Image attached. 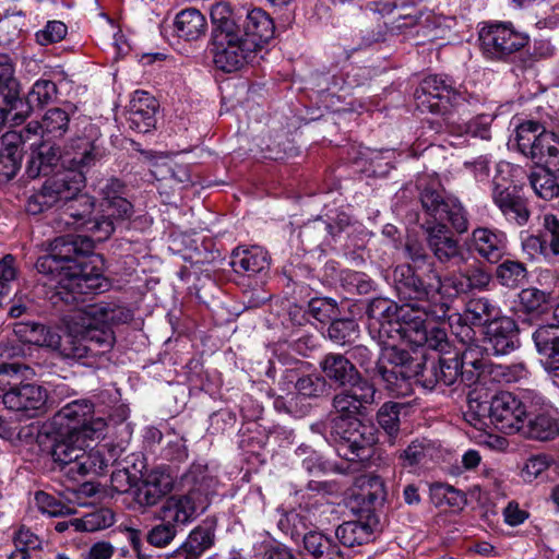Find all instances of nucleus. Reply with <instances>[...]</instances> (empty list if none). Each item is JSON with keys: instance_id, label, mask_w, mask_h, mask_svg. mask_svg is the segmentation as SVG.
<instances>
[{"instance_id": "1", "label": "nucleus", "mask_w": 559, "mask_h": 559, "mask_svg": "<svg viewBox=\"0 0 559 559\" xmlns=\"http://www.w3.org/2000/svg\"><path fill=\"white\" fill-rule=\"evenodd\" d=\"M213 60L215 66L233 72L253 58L273 37V20L261 9H233L227 2L211 8Z\"/></svg>"}, {"instance_id": "2", "label": "nucleus", "mask_w": 559, "mask_h": 559, "mask_svg": "<svg viewBox=\"0 0 559 559\" xmlns=\"http://www.w3.org/2000/svg\"><path fill=\"white\" fill-rule=\"evenodd\" d=\"M94 252V240L83 235H64L50 242L48 254L39 257L35 267L47 276L45 285L56 289L66 304H76L80 296L97 290L100 273L86 261Z\"/></svg>"}, {"instance_id": "3", "label": "nucleus", "mask_w": 559, "mask_h": 559, "mask_svg": "<svg viewBox=\"0 0 559 559\" xmlns=\"http://www.w3.org/2000/svg\"><path fill=\"white\" fill-rule=\"evenodd\" d=\"M427 357L420 349H404L395 345L385 346L376 362L374 377L384 389L397 396L411 393V380L416 379L426 389L432 390L438 383L445 386L454 384L463 365V353L457 350L440 355L438 364L426 368Z\"/></svg>"}, {"instance_id": "4", "label": "nucleus", "mask_w": 559, "mask_h": 559, "mask_svg": "<svg viewBox=\"0 0 559 559\" xmlns=\"http://www.w3.org/2000/svg\"><path fill=\"white\" fill-rule=\"evenodd\" d=\"M10 73H0V81H7L5 94L0 93V129L7 121L20 123L25 119L24 104L16 92V84L10 80ZM23 131H5L0 136V181H10L21 168L23 144L27 139Z\"/></svg>"}, {"instance_id": "5", "label": "nucleus", "mask_w": 559, "mask_h": 559, "mask_svg": "<svg viewBox=\"0 0 559 559\" xmlns=\"http://www.w3.org/2000/svg\"><path fill=\"white\" fill-rule=\"evenodd\" d=\"M209 506L210 498L200 488L191 489L183 496L167 498L159 510L162 523L148 531L146 535L147 543L157 548L168 546L177 535V525H185L193 521Z\"/></svg>"}, {"instance_id": "6", "label": "nucleus", "mask_w": 559, "mask_h": 559, "mask_svg": "<svg viewBox=\"0 0 559 559\" xmlns=\"http://www.w3.org/2000/svg\"><path fill=\"white\" fill-rule=\"evenodd\" d=\"M132 312L112 302L87 305L75 312V322L85 328L87 340L98 350L108 352L115 344L112 324L127 323L132 320Z\"/></svg>"}, {"instance_id": "7", "label": "nucleus", "mask_w": 559, "mask_h": 559, "mask_svg": "<svg viewBox=\"0 0 559 559\" xmlns=\"http://www.w3.org/2000/svg\"><path fill=\"white\" fill-rule=\"evenodd\" d=\"M460 94L439 75L425 78L415 92L417 108L440 116L429 121L430 129L442 132L445 126L456 123V110Z\"/></svg>"}, {"instance_id": "8", "label": "nucleus", "mask_w": 559, "mask_h": 559, "mask_svg": "<svg viewBox=\"0 0 559 559\" xmlns=\"http://www.w3.org/2000/svg\"><path fill=\"white\" fill-rule=\"evenodd\" d=\"M106 428V421L103 418H97L81 429H68L64 433H58L50 447L53 464L60 471L67 468V474L75 478L76 467L82 461L84 450L88 448L87 441L100 438Z\"/></svg>"}, {"instance_id": "9", "label": "nucleus", "mask_w": 559, "mask_h": 559, "mask_svg": "<svg viewBox=\"0 0 559 559\" xmlns=\"http://www.w3.org/2000/svg\"><path fill=\"white\" fill-rule=\"evenodd\" d=\"M393 283L399 297L409 301L431 300L442 293L443 286L436 263L400 264L393 270Z\"/></svg>"}, {"instance_id": "10", "label": "nucleus", "mask_w": 559, "mask_h": 559, "mask_svg": "<svg viewBox=\"0 0 559 559\" xmlns=\"http://www.w3.org/2000/svg\"><path fill=\"white\" fill-rule=\"evenodd\" d=\"M330 438L338 455L350 462L367 457L370 448L377 441L374 427L358 418L332 417Z\"/></svg>"}, {"instance_id": "11", "label": "nucleus", "mask_w": 559, "mask_h": 559, "mask_svg": "<svg viewBox=\"0 0 559 559\" xmlns=\"http://www.w3.org/2000/svg\"><path fill=\"white\" fill-rule=\"evenodd\" d=\"M84 186L85 177L80 171L62 169L47 179L41 189L29 197L26 211L36 215L55 205L66 206L78 197Z\"/></svg>"}, {"instance_id": "12", "label": "nucleus", "mask_w": 559, "mask_h": 559, "mask_svg": "<svg viewBox=\"0 0 559 559\" xmlns=\"http://www.w3.org/2000/svg\"><path fill=\"white\" fill-rule=\"evenodd\" d=\"M518 150L525 156L543 163L548 169H559V139L554 132L535 121H526L516 128Z\"/></svg>"}, {"instance_id": "13", "label": "nucleus", "mask_w": 559, "mask_h": 559, "mask_svg": "<svg viewBox=\"0 0 559 559\" xmlns=\"http://www.w3.org/2000/svg\"><path fill=\"white\" fill-rule=\"evenodd\" d=\"M419 201L423 210L437 223L448 221L459 234L468 229V219L465 210L456 200L445 197V192L437 180L418 183Z\"/></svg>"}, {"instance_id": "14", "label": "nucleus", "mask_w": 559, "mask_h": 559, "mask_svg": "<svg viewBox=\"0 0 559 559\" xmlns=\"http://www.w3.org/2000/svg\"><path fill=\"white\" fill-rule=\"evenodd\" d=\"M526 413L516 432L536 441H550L559 435V418L551 405L536 393H528Z\"/></svg>"}, {"instance_id": "15", "label": "nucleus", "mask_w": 559, "mask_h": 559, "mask_svg": "<svg viewBox=\"0 0 559 559\" xmlns=\"http://www.w3.org/2000/svg\"><path fill=\"white\" fill-rule=\"evenodd\" d=\"M527 40V36L515 31L511 23H491L479 31L484 55L495 60H503L521 50Z\"/></svg>"}, {"instance_id": "16", "label": "nucleus", "mask_w": 559, "mask_h": 559, "mask_svg": "<svg viewBox=\"0 0 559 559\" xmlns=\"http://www.w3.org/2000/svg\"><path fill=\"white\" fill-rule=\"evenodd\" d=\"M5 408L26 418H36L48 413L53 405L45 386L34 382H21L13 391L1 394Z\"/></svg>"}, {"instance_id": "17", "label": "nucleus", "mask_w": 559, "mask_h": 559, "mask_svg": "<svg viewBox=\"0 0 559 559\" xmlns=\"http://www.w3.org/2000/svg\"><path fill=\"white\" fill-rule=\"evenodd\" d=\"M426 243L433 258L441 264H455L464 261V251L460 240L443 223L426 222L423 225Z\"/></svg>"}, {"instance_id": "18", "label": "nucleus", "mask_w": 559, "mask_h": 559, "mask_svg": "<svg viewBox=\"0 0 559 559\" xmlns=\"http://www.w3.org/2000/svg\"><path fill=\"white\" fill-rule=\"evenodd\" d=\"M374 397L376 388L371 382L343 388L332 399V413L343 419L358 418L366 414L367 405L374 403Z\"/></svg>"}, {"instance_id": "19", "label": "nucleus", "mask_w": 559, "mask_h": 559, "mask_svg": "<svg viewBox=\"0 0 559 559\" xmlns=\"http://www.w3.org/2000/svg\"><path fill=\"white\" fill-rule=\"evenodd\" d=\"M104 156L96 138L76 136L70 140L61 152L62 168L85 174Z\"/></svg>"}, {"instance_id": "20", "label": "nucleus", "mask_w": 559, "mask_h": 559, "mask_svg": "<svg viewBox=\"0 0 559 559\" xmlns=\"http://www.w3.org/2000/svg\"><path fill=\"white\" fill-rule=\"evenodd\" d=\"M319 367L329 383L342 389L370 382L350 358L341 353H328L320 360Z\"/></svg>"}, {"instance_id": "21", "label": "nucleus", "mask_w": 559, "mask_h": 559, "mask_svg": "<svg viewBox=\"0 0 559 559\" xmlns=\"http://www.w3.org/2000/svg\"><path fill=\"white\" fill-rule=\"evenodd\" d=\"M527 394L519 400L511 392L502 391L493 395V425L504 433L518 431L526 413Z\"/></svg>"}, {"instance_id": "22", "label": "nucleus", "mask_w": 559, "mask_h": 559, "mask_svg": "<svg viewBox=\"0 0 559 559\" xmlns=\"http://www.w3.org/2000/svg\"><path fill=\"white\" fill-rule=\"evenodd\" d=\"M518 333L516 322L512 318L498 316L484 328L485 349L495 355H506L516 347Z\"/></svg>"}, {"instance_id": "23", "label": "nucleus", "mask_w": 559, "mask_h": 559, "mask_svg": "<svg viewBox=\"0 0 559 559\" xmlns=\"http://www.w3.org/2000/svg\"><path fill=\"white\" fill-rule=\"evenodd\" d=\"M491 198L508 221L520 226L527 223L531 212L516 186H503L495 181Z\"/></svg>"}, {"instance_id": "24", "label": "nucleus", "mask_w": 559, "mask_h": 559, "mask_svg": "<svg viewBox=\"0 0 559 559\" xmlns=\"http://www.w3.org/2000/svg\"><path fill=\"white\" fill-rule=\"evenodd\" d=\"M159 104L145 91H135L127 107L129 127L140 133H146L155 127V115Z\"/></svg>"}, {"instance_id": "25", "label": "nucleus", "mask_w": 559, "mask_h": 559, "mask_svg": "<svg viewBox=\"0 0 559 559\" xmlns=\"http://www.w3.org/2000/svg\"><path fill=\"white\" fill-rule=\"evenodd\" d=\"M173 477L160 469L146 473L136 485L135 501L142 507L156 506L173 489Z\"/></svg>"}, {"instance_id": "26", "label": "nucleus", "mask_w": 559, "mask_h": 559, "mask_svg": "<svg viewBox=\"0 0 559 559\" xmlns=\"http://www.w3.org/2000/svg\"><path fill=\"white\" fill-rule=\"evenodd\" d=\"M32 146H34V144ZM58 165L62 167L60 147L49 140H43L35 147H32L26 162V174L32 179L39 176H47Z\"/></svg>"}, {"instance_id": "27", "label": "nucleus", "mask_w": 559, "mask_h": 559, "mask_svg": "<svg viewBox=\"0 0 559 559\" xmlns=\"http://www.w3.org/2000/svg\"><path fill=\"white\" fill-rule=\"evenodd\" d=\"M71 323L73 328H70V333L63 338L60 336V344L52 349L58 350L63 358L75 360L104 353L87 340L85 328L75 322V312L71 316Z\"/></svg>"}, {"instance_id": "28", "label": "nucleus", "mask_w": 559, "mask_h": 559, "mask_svg": "<svg viewBox=\"0 0 559 559\" xmlns=\"http://www.w3.org/2000/svg\"><path fill=\"white\" fill-rule=\"evenodd\" d=\"M475 251L489 263H498L507 251V236L503 231L478 227L473 231Z\"/></svg>"}, {"instance_id": "29", "label": "nucleus", "mask_w": 559, "mask_h": 559, "mask_svg": "<svg viewBox=\"0 0 559 559\" xmlns=\"http://www.w3.org/2000/svg\"><path fill=\"white\" fill-rule=\"evenodd\" d=\"M378 525V516L371 513L367 515L365 521H347L338 525L335 536L346 547L360 546L371 540Z\"/></svg>"}, {"instance_id": "30", "label": "nucleus", "mask_w": 559, "mask_h": 559, "mask_svg": "<svg viewBox=\"0 0 559 559\" xmlns=\"http://www.w3.org/2000/svg\"><path fill=\"white\" fill-rule=\"evenodd\" d=\"M14 335L23 343L53 348L60 344V334L52 328L34 321L13 324Z\"/></svg>"}, {"instance_id": "31", "label": "nucleus", "mask_w": 559, "mask_h": 559, "mask_svg": "<svg viewBox=\"0 0 559 559\" xmlns=\"http://www.w3.org/2000/svg\"><path fill=\"white\" fill-rule=\"evenodd\" d=\"M399 309L400 306L396 302L382 297L373 298L368 304L366 313L369 319L376 320L380 324L378 333L382 343H384V336L393 337L391 333L396 316H399Z\"/></svg>"}, {"instance_id": "32", "label": "nucleus", "mask_w": 559, "mask_h": 559, "mask_svg": "<svg viewBox=\"0 0 559 559\" xmlns=\"http://www.w3.org/2000/svg\"><path fill=\"white\" fill-rule=\"evenodd\" d=\"M70 115L62 108H50L44 115L41 122L28 123L24 129L27 136L31 133H36L37 129L41 130L43 136L46 140L61 139L69 130Z\"/></svg>"}, {"instance_id": "33", "label": "nucleus", "mask_w": 559, "mask_h": 559, "mask_svg": "<svg viewBox=\"0 0 559 559\" xmlns=\"http://www.w3.org/2000/svg\"><path fill=\"white\" fill-rule=\"evenodd\" d=\"M302 548L313 559H344L338 544L319 531H309L302 536Z\"/></svg>"}, {"instance_id": "34", "label": "nucleus", "mask_w": 559, "mask_h": 559, "mask_svg": "<svg viewBox=\"0 0 559 559\" xmlns=\"http://www.w3.org/2000/svg\"><path fill=\"white\" fill-rule=\"evenodd\" d=\"M269 264L267 252L260 247L237 248L233 251L230 265L237 273L255 274L266 269Z\"/></svg>"}, {"instance_id": "35", "label": "nucleus", "mask_w": 559, "mask_h": 559, "mask_svg": "<svg viewBox=\"0 0 559 559\" xmlns=\"http://www.w3.org/2000/svg\"><path fill=\"white\" fill-rule=\"evenodd\" d=\"M177 35L185 40H198L205 35L207 22L205 16L197 9L180 11L175 19Z\"/></svg>"}, {"instance_id": "36", "label": "nucleus", "mask_w": 559, "mask_h": 559, "mask_svg": "<svg viewBox=\"0 0 559 559\" xmlns=\"http://www.w3.org/2000/svg\"><path fill=\"white\" fill-rule=\"evenodd\" d=\"M94 405L88 400H75L63 407H61L56 416L62 421L67 420L72 426L69 429H81L83 426H88L92 421L98 417H93Z\"/></svg>"}, {"instance_id": "37", "label": "nucleus", "mask_w": 559, "mask_h": 559, "mask_svg": "<svg viewBox=\"0 0 559 559\" xmlns=\"http://www.w3.org/2000/svg\"><path fill=\"white\" fill-rule=\"evenodd\" d=\"M528 180L539 198L551 200L559 195V169H548L546 165H543L531 173Z\"/></svg>"}, {"instance_id": "38", "label": "nucleus", "mask_w": 559, "mask_h": 559, "mask_svg": "<svg viewBox=\"0 0 559 559\" xmlns=\"http://www.w3.org/2000/svg\"><path fill=\"white\" fill-rule=\"evenodd\" d=\"M94 210V200L83 193H79L72 201H70L62 213L60 221L64 222L67 226H74L75 228L83 227Z\"/></svg>"}, {"instance_id": "39", "label": "nucleus", "mask_w": 559, "mask_h": 559, "mask_svg": "<svg viewBox=\"0 0 559 559\" xmlns=\"http://www.w3.org/2000/svg\"><path fill=\"white\" fill-rule=\"evenodd\" d=\"M499 312V308L488 298H474L466 304L464 320L473 325L486 328V324L495 320Z\"/></svg>"}, {"instance_id": "40", "label": "nucleus", "mask_w": 559, "mask_h": 559, "mask_svg": "<svg viewBox=\"0 0 559 559\" xmlns=\"http://www.w3.org/2000/svg\"><path fill=\"white\" fill-rule=\"evenodd\" d=\"M459 114L456 112V123L454 126H445L443 129L456 134L468 133L474 138H480L483 140L490 139V126L493 120V115L480 114L469 121H461Z\"/></svg>"}, {"instance_id": "41", "label": "nucleus", "mask_w": 559, "mask_h": 559, "mask_svg": "<svg viewBox=\"0 0 559 559\" xmlns=\"http://www.w3.org/2000/svg\"><path fill=\"white\" fill-rule=\"evenodd\" d=\"M360 329L358 323L350 318L336 317L330 322L326 335L336 345H352L359 337Z\"/></svg>"}, {"instance_id": "42", "label": "nucleus", "mask_w": 559, "mask_h": 559, "mask_svg": "<svg viewBox=\"0 0 559 559\" xmlns=\"http://www.w3.org/2000/svg\"><path fill=\"white\" fill-rule=\"evenodd\" d=\"M478 354L479 352L473 348H468L463 352L464 368L461 369L459 379L468 386H485L481 379L484 377L485 368L487 367V361L484 358H478Z\"/></svg>"}, {"instance_id": "43", "label": "nucleus", "mask_w": 559, "mask_h": 559, "mask_svg": "<svg viewBox=\"0 0 559 559\" xmlns=\"http://www.w3.org/2000/svg\"><path fill=\"white\" fill-rule=\"evenodd\" d=\"M528 272L526 265L520 261L506 260L496 269V278L500 285L507 288H518L527 282Z\"/></svg>"}, {"instance_id": "44", "label": "nucleus", "mask_w": 559, "mask_h": 559, "mask_svg": "<svg viewBox=\"0 0 559 559\" xmlns=\"http://www.w3.org/2000/svg\"><path fill=\"white\" fill-rule=\"evenodd\" d=\"M114 450H108L107 455L102 450H84L81 463L76 467V476H86L91 473L95 475H103L109 464L116 460Z\"/></svg>"}, {"instance_id": "45", "label": "nucleus", "mask_w": 559, "mask_h": 559, "mask_svg": "<svg viewBox=\"0 0 559 559\" xmlns=\"http://www.w3.org/2000/svg\"><path fill=\"white\" fill-rule=\"evenodd\" d=\"M467 406L477 416L489 419L493 425V395L484 385L473 386L466 396Z\"/></svg>"}, {"instance_id": "46", "label": "nucleus", "mask_w": 559, "mask_h": 559, "mask_svg": "<svg viewBox=\"0 0 559 559\" xmlns=\"http://www.w3.org/2000/svg\"><path fill=\"white\" fill-rule=\"evenodd\" d=\"M297 393L308 399L328 397L330 395L331 384L323 374H305L295 382Z\"/></svg>"}, {"instance_id": "47", "label": "nucleus", "mask_w": 559, "mask_h": 559, "mask_svg": "<svg viewBox=\"0 0 559 559\" xmlns=\"http://www.w3.org/2000/svg\"><path fill=\"white\" fill-rule=\"evenodd\" d=\"M115 523V514L110 509L102 508L85 514L82 519H74L75 532H96L107 528Z\"/></svg>"}, {"instance_id": "48", "label": "nucleus", "mask_w": 559, "mask_h": 559, "mask_svg": "<svg viewBox=\"0 0 559 559\" xmlns=\"http://www.w3.org/2000/svg\"><path fill=\"white\" fill-rule=\"evenodd\" d=\"M56 94L57 86L52 81L39 80L33 85L31 92L27 95L26 103L23 98H21L24 107L19 109L25 110L24 115L26 117L32 106H37L40 108L51 102Z\"/></svg>"}, {"instance_id": "49", "label": "nucleus", "mask_w": 559, "mask_h": 559, "mask_svg": "<svg viewBox=\"0 0 559 559\" xmlns=\"http://www.w3.org/2000/svg\"><path fill=\"white\" fill-rule=\"evenodd\" d=\"M405 405L397 402H385L377 413L379 426L390 438L395 437L400 431V414Z\"/></svg>"}, {"instance_id": "50", "label": "nucleus", "mask_w": 559, "mask_h": 559, "mask_svg": "<svg viewBox=\"0 0 559 559\" xmlns=\"http://www.w3.org/2000/svg\"><path fill=\"white\" fill-rule=\"evenodd\" d=\"M307 313L321 323L331 322L341 314L337 301L330 297H314L308 301Z\"/></svg>"}, {"instance_id": "51", "label": "nucleus", "mask_w": 559, "mask_h": 559, "mask_svg": "<svg viewBox=\"0 0 559 559\" xmlns=\"http://www.w3.org/2000/svg\"><path fill=\"white\" fill-rule=\"evenodd\" d=\"M128 459L129 456L122 461H112L116 469L111 473V487L117 492H127L131 487L138 485L136 472L141 471L131 472Z\"/></svg>"}, {"instance_id": "52", "label": "nucleus", "mask_w": 559, "mask_h": 559, "mask_svg": "<svg viewBox=\"0 0 559 559\" xmlns=\"http://www.w3.org/2000/svg\"><path fill=\"white\" fill-rule=\"evenodd\" d=\"M519 298L520 305L526 313L540 314L548 309L549 296L535 287L522 289Z\"/></svg>"}, {"instance_id": "53", "label": "nucleus", "mask_w": 559, "mask_h": 559, "mask_svg": "<svg viewBox=\"0 0 559 559\" xmlns=\"http://www.w3.org/2000/svg\"><path fill=\"white\" fill-rule=\"evenodd\" d=\"M29 368L19 362H1L0 364V393L7 394L13 391L21 382H23V371Z\"/></svg>"}, {"instance_id": "54", "label": "nucleus", "mask_w": 559, "mask_h": 559, "mask_svg": "<svg viewBox=\"0 0 559 559\" xmlns=\"http://www.w3.org/2000/svg\"><path fill=\"white\" fill-rule=\"evenodd\" d=\"M214 534L211 528L198 526L188 536L183 546L197 559L213 544Z\"/></svg>"}, {"instance_id": "55", "label": "nucleus", "mask_w": 559, "mask_h": 559, "mask_svg": "<svg viewBox=\"0 0 559 559\" xmlns=\"http://www.w3.org/2000/svg\"><path fill=\"white\" fill-rule=\"evenodd\" d=\"M537 352L545 356L559 343V325H542L533 333Z\"/></svg>"}, {"instance_id": "56", "label": "nucleus", "mask_w": 559, "mask_h": 559, "mask_svg": "<svg viewBox=\"0 0 559 559\" xmlns=\"http://www.w3.org/2000/svg\"><path fill=\"white\" fill-rule=\"evenodd\" d=\"M343 286L348 293L367 295L373 289L372 280L365 273L346 271L342 276Z\"/></svg>"}, {"instance_id": "57", "label": "nucleus", "mask_w": 559, "mask_h": 559, "mask_svg": "<svg viewBox=\"0 0 559 559\" xmlns=\"http://www.w3.org/2000/svg\"><path fill=\"white\" fill-rule=\"evenodd\" d=\"M334 226L329 225L324 221L318 218L311 223L305 224L299 231L302 242L309 246H316L326 236L329 229L333 230Z\"/></svg>"}, {"instance_id": "58", "label": "nucleus", "mask_w": 559, "mask_h": 559, "mask_svg": "<svg viewBox=\"0 0 559 559\" xmlns=\"http://www.w3.org/2000/svg\"><path fill=\"white\" fill-rule=\"evenodd\" d=\"M105 212L114 222L124 221L133 215V205L122 195H114L105 201Z\"/></svg>"}, {"instance_id": "59", "label": "nucleus", "mask_w": 559, "mask_h": 559, "mask_svg": "<svg viewBox=\"0 0 559 559\" xmlns=\"http://www.w3.org/2000/svg\"><path fill=\"white\" fill-rule=\"evenodd\" d=\"M430 323H427L426 318L419 319L409 325L396 330L395 332L408 343L416 346L415 349H419L424 342L427 341V330Z\"/></svg>"}, {"instance_id": "60", "label": "nucleus", "mask_w": 559, "mask_h": 559, "mask_svg": "<svg viewBox=\"0 0 559 559\" xmlns=\"http://www.w3.org/2000/svg\"><path fill=\"white\" fill-rule=\"evenodd\" d=\"M464 272L471 293L486 290L492 278L490 272L479 264L471 265Z\"/></svg>"}, {"instance_id": "61", "label": "nucleus", "mask_w": 559, "mask_h": 559, "mask_svg": "<svg viewBox=\"0 0 559 559\" xmlns=\"http://www.w3.org/2000/svg\"><path fill=\"white\" fill-rule=\"evenodd\" d=\"M67 25L61 21H49L44 29L36 33L37 43L41 46L62 40L67 35Z\"/></svg>"}, {"instance_id": "62", "label": "nucleus", "mask_w": 559, "mask_h": 559, "mask_svg": "<svg viewBox=\"0 0 559 559\" xmlns=\"http://www.w3.org/2000/svg\"><path fill=\"white\" fill-rule=\"evenodd\" d=\"M547 250L549 249L552 254H559V221L554 215H545L544 230L540 234Z\"/></svg>"}, {"instance_id": "63", "label": "nucleus", "mask_w": 559, "mask_h": 559, "mask_svg": "<svg viewBox=\"0 0 559 559\" xmlns=\"http://www.w3.org/2000/svg\"><path fill=\"white\" fill-rule=\"evenodd\" d=\"M442 293L439 294L441 297H457L471 294L465 272H461L459 275L445 276L442 278Z\"/></svg>"}, {"instance_id": "64", "label": "nucleus", "mask_w": 559, "mask_h": 559, "mask_svg": "<svg viewBox=\"0 0 559 559\" xmlns=\"http://www.w3.org/2000/svg\"><path fill=\"white\" fill-rule=\"evenodd\" d=\"M428 347L439 352L441 355L452 352V347L448 341L447 332L435 325H429L427 330V341L420 347Z\"/></svg>"}]
</instances>
